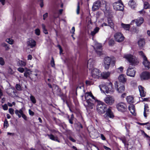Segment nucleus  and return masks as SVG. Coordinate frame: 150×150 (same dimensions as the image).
Wrapping results in <instances>:
<instances>
[{"label":"nucleus","instance_id":"obj_52","mask_svg":"<svg viewBox=\"0 0 150 150\" xmlns=\"http://www.w3.org/2000/svg\"><path fill=\"white\" fill-rule=\"evenodd\" d=\"M22 117L24 119V120L26 121L28 120V118L23 113L21 115Z\"/></svg>","mask_w":150,"mask_h":150},{"label":"nucleus","instance_id":"obj_21","mask_svg":"<svg viewBox=\"0 0 150 150\" xmlns=\"http://www.w3.org/2000/svg\"><path fill=\"white\" fill-rule=\"evenodd\" d=\"M128 5L131 8L134 9L136 7V2L135 1L130 0L129 2Z\"/></svg>","mask_w":150,"mask_h":150},{"label":"nucleus","instance_id":"obj_51","mask_svg":"<svg viewBox=\"0 0 150 150\" xmlns=\"http://www.w3.org/2000/svg\"><path fill=\"white\" fill-rule=\"evenodd\" d=\"M25 72L27 74L29 75L31 74V71L29 69H28L27 68H25Z\"/></svg>","mask_w":150,"mask_h":150},{"label":"nucleus","instance_id":"obj_38","mask_svg":"<svg viewBox=\"0 0 150 150\" xmlns=\"http://www.w3.org/2000/svg\"><path fill=\"white\" fill-rule=\"evenodd\" d=\"M42 27L43 32L46 34H47L48 32L47 31V30L45 28V26L44 24H42Z\"/></svg>","mask_w":150,"mask_h":150},{"label":"nucleus","instance_id":"obj_26","mask_svg":"<svg viewBox=\"0 0 150 150\" xmlns=\"http://www.w3.org/2000/svg\"><path fill=\"white\" fill-rule=\"evenodd\" d=\"M23 112L22 108L19 110H16L15 111V113L18 116L19 118L21 117V115H22Z\"/></svg>","mask_w":150,"mask_h":150},{"label":"nucleus","instance_id":"obj_13","mask_svg":"<svg viewBox=\"0 0 150 150\" xmlns=\"http://www.w3.org/2000/svg\"><path fill=\"white\" fill-rule=\"evenodd\" d=\"M136 71L133 68L129 67L127 70V74L130 77H134Z\"/></svg>","mask_w":150,"mask_h":150},{"label":"nucleus","instance_id":"obj_2","mask_svg":"<svg viewBox=\"0 0 150 150\" xmlns=\"http://www.w3.org/2000/svg\"><path fill=\"white\" fill-rule=\"evenodd\" d=\"M106 4V2L105 1H97L93 4L92 7L94 11H95L100 8L105 13H106L108 12Z\"/></svg>","mask_w":150,"mask_h":150},{"label":"nucleus","instance_id":"obj_20","mask_svg":"<svg viewBox=\"0 0 150 150\" xmlns=\"http://www.w3.org/2000/svg\"><path fill=\"white\" fill-rule=\"evenodd\" d=\"M118 79L120 82L123 83L125 82L127 80L126 76L123 74H121L119 76Z\"/></svg>","mask_w":150,"mask_h":150},{"label":"nucleus","instance_id":"obj_49","mask_svg":"<svg viewBox=\"0 0 150 150\" xmlns=\"http://www.w3.org/2000/svg\"><path fill=\"white\" fill-rule=\"evenodd\" d=\"M80 10V7L79 3H78L77 8L76 9V13L77 14H79V11Z\"/></svg>","mask_w":150,"mask_h":150},{"label":"nucleus","instance_id":"obj_14","mask_svg":"<svg viewBox=\"0 0 150 150\" xmlns=\"http://www.w3.org/2000/svg\"><path fill=\"white\" fill-rule=\"evenodd\" d=\"M140 78L142 80L148 79L150 78V73L148 71H144L141 74Z\"/></svg>","mask_w":150,"mask_h":150},{"label":"nucleus","instance_id":"obj_41","mask_svg":"<svg viewBox=\"0 0 150 150\" xmlns=\"http://www.w3.org/2000/svg\"><path fill=\"white\" fill-rule=\"evenodd\" d=\"M95 47L97 48L100 50L102 47V45L101 44L97 43L95 45Z\"/></svg>","mask_w":150,"mask_h":150},{"label":"nucleus","instance_id":"obj_43","mask_svg":"<svg viewBox=\"0 0 150 150\" xmlns=\"http://www.w3.org/2000/svg\"><path fill=\"white\" fill-rule=\"evenodd\" d=\"M139 54L142 57V58L143 59H144L145 57H146L144 55L143 52L142 51L139 52Z\"/></svg>","mask_w":150,"mask_h":150},{"label":"nucleus","instance_id":"obj_23","mask_svg":"<svg viewBox=\"0 0 150 150\" xmlns=\"http://www.w3.org/2000/svg\"><path fill=\"white\" fill-rule=\"evenodd\" d=\"M128 109L132 115H135L134 106L133 105H130L128 107Z\"/></svg>","mask_w":150,"mask_h":150},{"label":"nucleus","instance_id":"obj_24","mask_svg":"<svg viewBox=\"0 0 150 150\" xmlns=\"http://www.w3.org/2000/svg\"><path fill=\"white\" fill-rule=\"evenodd\" d=\"M107 21L109 26L111 28H113L114 24L113 21L112 19L110 18H108Z\"/></svg>","mask_w":150,"mask_h":150},{"label":"nucleus","instance_id":"obj_34","mask_svg":"<svg viewBox=\"0 0 150 150\" xmlns=\"http://www.w3.org/2000/svg\"><path fill=\"white\" fill-rule=\"evenodd\" d=\"M30 98L31 101L33 103L35 104L36 103V100L35 97L32 94H30Z\"/></svg>","mask_w":150,"mask_h":150},{"label":"nucleus","instance_id":"obj_8","mask_svg":"<svg viewBox=\"0 0 150 150\" xmlns=\"http://www.w3.org/2000/svg\"><path fill=\"white\" fill-rule=\"evenodd\" d=\"M113 7L116 10L122 11L124 9L123 4L121 0L118 2H116L113 4Z\"/></svg>","mask_w":150,"mask_h":150},{"label":"nucleus","instance_id":"obj_15","mask_svg":"<svg viewBox=\"0 0 150 150\" xmlns=\"http://www.w3.org/2000/svg\"><path fill=\"white\" fill-rule=\"evenodd\" d=\"M143 64L146 69L150 70V62L146 57H145L144 59H143Z\"/></svg>","mask_w":150,"mask_h":150},{"label":"nucleus","instance_id":"obj_44","mask_svg":"<svg viewBox=\"0 0 150 150\" xmlns=\"http://www.w3.org/2000/svg\"><path fill=\"white\" fill-rule=\"evenodd\" d=\"M5 64V62L4 59L0 57V64L1 65H3Z\"/></svg>","mask_w":150,"mask_h":150},{"label":"nucleus","instance_id":"obj_60","mask_svg":"<svg viewBox=\"0 0 150 150\" xmlns=\"http://www.w3.org/2000/svg\"><path fill=\"white\" fill-rule=\"evenodd\" d=\"M32 58V57L31 55L30 54L28 55V60H31Z\"/></svg>","mask_w":150,"mask_h":150},{"label":"nucleus","instance_id":"obj_59","mask_svg":"<svg viewBox=\"0 0 150 150\" xmlns=\"http://www.w3.org/2000/svg\"><path fill=\"white\" fill-rule=\"evenodd\" d=\"M104 26H109V25L108 24V23H103L101 25V26L103 27Z\"/></svg>","mask_w":150,"mask_h":150},{"label":"nucleus","instance_id":"obj_11","mask_svg":"<svg viewBox=\"0 0 150 150\" xmlns=\"http://www.w3.org/2000/svg\"><path fill=\"white\" fill-rule=\"evenodd\" d=\"M114 38L118 42L122 41L124 38L122 34L120 33H116L114 35Z\"/></svg>","mask_w":150,"mask_h":150},{"label":"nucleus","instance_id":"obj_64","mask_svg":"<svg viewBox=\"0 0 150 150\" xmlns=\"http://www.w3.org/2000/svg\"><path fill=\"white\" fill-rule=\"evenodd\" d=\"M139 13L140 14H144L145 13V11H144L143 10H142L141 11H139Z\"/></svg>","mask_w":150,"mask_h":150},{"label":"nucleus","instance_id":"obj_30","mask_svg":"<svg viewBox=\"0 0 150 150\" xmlns=\"http://www.w3.org/2000/svg\"><path fill=\"white\" fill-rule=\"evenodd\" d=\"M145 40L144 39H140L138 41V44L140 47H143L145 44Z\"/></svg>","mask_w":150,"mask_h":150},{"label":"nucleus","instance_id":"obj_37","mask_svg":"<svg viewBox=\"0 0 150 150\" xmlns=\"http://www.w3.org/2000/svg\"><path fill=\"white\" fill-rule=\"evenodd\" d=\"M9 125L7 119H6L4 121V127L6 129L7 128V127Z\"/></svg>","mask_w":150,"mask_h":150},{"label":"nucleus","instance_id":"obj_12","mask_svg":"<svg viewBox=\"0 0 150 150\" xmlns=\"http://www.w3.org/2000/svg\"><path fill=\"white\" fill-rule=\"evenodd\" d=\"M135 22L136 25L137 26H140L141 24H142L144 22V19L143 18L140 17L137 19L134 20L132 21L131 22L130 24H132V23Z\"/></svg>","mask_w":150,"mask_h":150},{"label":"nucleus","instance_id":"obj_35","mask_svg":"<svg viewBox=\"0 0 150 150\" xmlns=\"http://www.w3.org/2000/svg\"><path fill=\"white\" fill-rule=\"evenodd\" d=\"M6 42L11 45H12L14 43V41L11 38H7L6 39Z\"/></svg>","mask_w":150,"mask_h":150},{"label":"nucleus","instance_id":"obj_3","mask_svg":"<svg viewBox=\"0 0 150 150\" xmlns=\"http://www.w3.org/2000/svg\"><path fill=\"white\" fill-rule=\"evenodd\" d=\"M101 91H105L107 93H112L114 91V89L112 87V84L110 82L105 83H102L99 86Z\"/></svg>","mask_w":150,"mask_h":150},{"label":"nucleus","instance_id":"obj_28","mask_svg":"<svg viewBox=\"0 0 150 150\" xmlns=\"http://www.w3.org/2000/svg\"><path fill=\"white\" fill-rule=\"evenodd\" d=\"M48 136L50 139L54 141H57L59 142H60L57 137H55L52 134L48 135Z\"/></svg>","mask_w":150,"mask_h":150},{"label":"nucleus","instance_id":"obj_6","mask_svg":"<svg viewBox=\"0 0 150 150\" xmlns=\"http://www.w3.org/2000/svg\"><path fill=\"white\" fill-rule=\"evenodd\" d=\"M101 73L98 69L94 68L92 70L91 75L92 77L96 79L101 78Z\"/></svg>","mask_w":150,"mask_h":150},{"label":"nucleus","instance_id":"obj_63","mask_svg":"<svg viewBox=\"0 0 150 150\" xmlns=\"http://www.w3.org/2000/svg\"><path fill=\"white\" fill-rule=\"evenodd\" d=\"M48 15V13H46L43 15V19L45 20L47 17Z\"/></svg>","mask_w":150,"mask_h":150},{"label":"nucleus","instance_id":"obj_16","mask_svg":"<svg viewBox=\"0 0 150 150\" xmlns=\"http://www.w3.org/2000/svg\"><path fill=\"white\" fill-rule=\"evenodd\" d=\"M111 107H110L107 110L105 115L108 117L111 118H113L114 117V115L113 112L111 110Z\"/></svg>","mask_w":150,"mask_h":150},{"label":"nucleus","instance_id":"obj_48","mask_svg":"<svg viewBox=\"0 0 150 150\" xmlns=\"http://www.w3.org/2000/svg\"><path fill=\"white\" fill-rule=\"evenodd\" d=\"M114 41L113 40H110L109 42V45H112L114 44Z\"/></svg>","mask_w":150,"mask_h":150},{"label":"nucleus","instance_id":"obj_36","mask_svg":"<svg viewBox=\"0 0 150 150\" xmlns=\"http://www.w3.org/2000/svg\"><path fill=\"white\" fill-rule=\"evenodd\" d=\"M144 8L145 9L149 8L150 6L149 4L146 2H145L144 3Z\"/></svg>","mask_w":150,"mask_h":150},{"label":"nucleus","instance_id":"obj_10","mask_svg":"<svg viewBox=\"0 0 150 150\" xmlns=\"http://www.w3.org/2000/svg\"><path fill=\"white\" fill-rule=\"evenodd\" d=\"M104 100L107 104L111 105L114 103L115 100L112 96L108 95L104 99Z\"/></svg>","mask_w":150,"mask_h":150},{"label":"nucleus","instance_id":"obj_42","mask_svg":"<svg viewBox=\"0 0 150 150\" xmlns=\"http://www.w3.org/2000/svg\"><path fill=\"white\" fill-rule=\"evenodd\" d=\"M17 70L21 73H22L25 71V69L22 67H19L17 69Z\"/></svg>","mask_w":150,"mask_h":150},{"label":"nucleus","instance_id":"obj_61","mask_svg":"<svg viewBox=\"0 0 150 150\" xmlns=\"http://www.w3.org/2000/svg\"><path fill=\"white\" fill-rule=\"evenodd\" d=\"M103 148L106 150H111V149L109 147H107L105 146H103Z\"/></svg>","mask_w":150,"mask_h":150},{"label":"nucleus","instance_id":"obj_31","mask_svg":"<svg viewBox=\"0 0 150 150\" xmlns=\"http://www.w3.org/2000/svg\"><path fill=\"white\" fill-rule=\"evenodd\" d=\"M100 28H99L96 27L94 29L93 31H91V34L92 36L94 35L96 33L99 31Z\"/></svg>","mask_w":150,"mask_h":150},{"label":"nucleus","instance_id":"obj_32","mask_svg":"<svg viewBox=\"0 0 150 150\" xmlns=\"http://www.w3.org/2000/svg\"><path fill=\"white\" fill-rule=\"evenodd\" d=\"M139 124L140 125H145V127L148 130H150V122H146L144 123H140Z\"/></svg>","mask_w":150,"mask_h":150},{"label":"nucleus","instance_id":"obj_45","mask_svg":"<svg viewBox=\"0 0 150 150\" xmlns=\"http://www.w3.org/2000/svg\"><path fill=\"white\" fill-rule=\"evenodd\" d=\"M117 70L118 72L120 73H121L123 71V67H120L119 68H117Z\"/></svg>","mask_w":150,"mask_h":150},{"label":"nucleus","instance_id":"obj_17","mask_svg":"<svg viewBox=\"0 0 150 150\" xmlns=\"http://www.w3.org/2000/svg\"><path fill=\"white\" fill-rule=\"evenodd\" d=\"M138 88L140 96L141 97H145L146 94V92L145 91V88L141 86H139Z\"/></svg>","mask_w":150,"mask_h":150},{"label":"nucleus","instance_id":"obj_40","mask_svg":"<svg viewBox=\"0 0 150 150\" xmlns=\"http://www.w3.org/2000/svg\"><path fill=\"white\" fill-rule=\"evenodd\" d=\"M50 64L52 67H55V64L54 58L52 57V59L50 62Z\"/></svg>","mask_w":150,"mask_h":150},{"label":"nucleus","instance_id":"obj_22","mask_svg":"<svg viewBox=\"0 0 150 150\" xmlns=\"http://www.w3.org/2000/svg\"><path fill=\"white\" fill-rule=\"evenodd\" d=\"M148 108V106L147 105H145L143 114L145 118L146 117L147 115L149 113V110L147 109Z\"/></svg>","mask_w":150,"mask_h":150},{"label":"nucleus","instance_id":"obj_25","mask_svg":"<svg viewBox=\"0 0 150 150\" xmlns=\"http://www.w3.org/2000/svg\"><path fill=\"white\" fill-rule=\"evenodd\" d=\"M110 73L109 72H103L101 73V78L104 79H106L108 78L110 75Z\"/></svg>","mask_w":150,"mask_h":150},{"label":"nucleus","instance_id":"obj_39","mask_svg":"<svg viewBox=\"0 0 150 150\" xmlns=\"http://www.w3.org/2000/svg\"><path fill=\"white\" fill-rule=\"evenodd\" d=\"M35 33L36 35L38 36L40 35V30L38 28L36 29L35 30Z\"/></svg>","mask_w":150,"mask_h":150},{"label":"nucleus","instance_id":"obj_54","mask_svg":"<svg viewBox=\"0 0 150 150\" xmlns=\"http://www.w3.org/2000/svg\"><path fill=\"white\" fill-rule=\"evenodd\" d=\"M8 73L10 74H12L13 73V71L11 69L9 68L8 69Z\"/></svg>","mask_w":150,"mask_h":150},{"label":"nucleus","instance_id":"obj_55","mask_svg":"<svg viewBox=\"0 0 150 150\" xmlns=\"http://www.w3.org/2000/svg\"><path fill=\"white\" fill-rule=\"evenodd\" d=\"M29 113L30 115L32 116L34 114V112L30 109L29 110Z\"/></svg>","mask_w":150,"mask_h":150},{"label":"nucleus","instance_id":"obj_57","mask_svg":"<svg viewBox=\"0 0 150 150\" xmlns=\"http://www.w3.org/2000/svg\"><path fill=\"white\" fill-rule=\"evenodd\" d=\"M69 139L71 141L73 142H76V140L74 139L73 138H72L71 137H69Z\"/></svg>","mask_w":150,"mask_h":150},{"label":"nucleus","instance_id":"obj_46","mask_svg":"<svg viewBox=\"0 0 150 150\" xmlns=\"http://www.w3.org/2000/svg\"><path fill=\"white\" fill-rule=\"evenodd\" d=\"M8 111L9 113L11 115L14 114V110L12 108H10L9 109Z\"/></svg>","mask_w":150,"mask_h":150},{"label":"nucleus","instance_id":"obj_19","mask_svg":"<svg viewBox=\"0 0 150 150\" xmlns=\"http://www.w3.org/2000/svg\"><path fill=\"white\" fill-rule=\"evenodd\" d=\"M28 45L31 48L34 47L36 45V42L35 40L32 39H30L27 42Z\"/></svg>","mask_w":150,"mask_h":150},{"label":"nucleus","instance_id":"obj_62","mask_svg":"<svg viewBox=\"0 0 150 150\" xmlns=\"http://www.w3.org/2000/svg\"><path fill=\"white\" fill-rule=\"evenodd\" d=\"M1 46L4 47H7V44L5 43H2L1 45Z\"/></svg>","mask_w":150,"mask_h":150},{"label":"nucleus","instance_id":"obj_4","mask_svg":"<svg viewBox=\"0 0 150 150\" xmlns=\"http://www.w3.org/2000/svg\"><path fill=\"white\" fill-rule=\"evenodd\" d=\"M115 62L113 59L109 57H106L104 58L103 64L105 69H108L110 67V64L112 63L114 64Z\"/></svg>","mask_w":150,"mask_h":150},{"label":"nucleus","instance_id":"obj_18","mask_svg":"<svg viewBox=\"0 0 150 150\" xmlns=\"http://www.w3.org/2000/svg\"><path fill=\"white\" fill-rule=\"evenodd\" d=\"M94 64V61L93 59L90 58L89 59L87 62V67L89 69H92L93 68Z\"/></svg>","mask_w":150,"mask_h":150},{"label":"nucleus","instance_id":"obj_9","mask_svg":"<svg viewBox=\"0 0 150 150\" xmlns=\"http://www.w3.org/2000/svg\"><path fill=\"white\" fill-rule=\"evenodd\" d=\"M117 110L120 112H124L127 110V106L126 104L123 102L118 103L116 105Z\"/></svg>","mask_w":150,"mask_h":150},{"label":"nucleus","instance_id":"obj_33","mask_svg":"<svg viewBox=\"0 0 150 150\" xmlns=\"http://www.w3.org/2000/svg\"><path fill=\"white\" fill-rule=\"evenodd\" d=\"M18 64L20 66L24 67L26 65V62L22 60H20L18 61Z\"/></svg>","mask_w":150,"mask_h":150},{"label":"nucleus","instance_id":"obj_58","mask_svg":"<svg viewBox=\"0 0 150 150\" xmlns=\"http://www.w3.org/2000/svg\"><path fill=\"white\" fill-rule=\"evenodd\" d=\"M3 109L5 110H7L8 109V106L6 105H4L3 106Z\"/></svg>","mask_w":150,"mask_h":150},{"label":"nucleus","instance_id":"obj_7","mask_svg":"<svg viewBox=\"0 0 150 150\" xmlns=\"http://www.w3.org/2000/svg\"><path fill=\"white\" fill-rule=\"evenodd\" d=\"M114 85L115 88H117V90L119 93H122L125 91V88L124 85L121 84L120 82L116 81L115 82Z\"/></svg>","mask_w":150,"mask_h":150},{"label":"nucleus","instance_id":"obj_5","mask_svg":"<svg viewBox=\"0 0 150 150\" xmlns=\"http://www.w3.org/2000/svg\"><path fill=\"white\" fill-rule=\"evenodd\" d=\"M124 57L132 65L137 64L138 63L137 59L131 54L125 55Z\"/></svg>","mask_w":150,"mask_h":150},{"label":"nucleus","instance_id":"obj_50","mask_svg":"<svg viewBox=\"0 0 150 150\" xmlns=\"http://www.w3.org/2000/svg\"><path fill=\"white\" fill-rule=\"evenodd\" d=\"M16 88L18 90H21V86L18 84H17L16 86Z\"/></svg>","mask_w":150,"mask_h":150},{"label":"nucleus","instance_id":"obj_27","mask_svg":"<svg viewBox=\"0 0 150 150\" xmlns=\"http://www.w3.org/2000/svg\"><path fill=\"white\" fill-rule=\"evenodd\" d=\"M127 101L129 103H132L134 102V97L132 96H129L126 98Z\"/></svg>","mask_w":150,"mask_h":150},{"label":"nucleus","instance_id":"obj_1","mask_svg":"<svg viewBox=\"0 0 150 150\" xmlns=\"http://www.w3.org/2000/svg\"><path fill=\"white\" fill-rule=\"evenodd\" d=\"M85 98L87 103L86 109L90 110L95 108L94 104L97 102L96 106L97 112L100 114L104 113L105 112V105L103 102L98 101L91 92L86 93L85 95Z\"/></svg>","mask_w":150,"mask_h":150},{"label":"nucleus","instance_id":"obj_47","mask_svg":"<svg viewBox=\"0 0 150 150\" xmlns=\"http://www.w3.org/2000/svg\"><path fill=\"white\" fill-rule=\"evenodd\" d=\"M121 140L125 145L126 144V140L125 137L122 138Z\"/></svg>","mask_w":150,"mask_h":150},{"label":"nucleus","instance_id":"obj_56","mask_svg":"<svg viewBox=\"0 0 150 150\" xmlns=\"http://www.w3.org/2000/svg\"><path fill=\"white\" fill-rule=\"evenodd\" d=\"M100 137L101 139H102L103 140H105V138L103 134H101Z\"/></svg>","mask_w":150,"mask_h":150},{"label":"nucleus","instance_id":"obj_29","mask_svg":"<svg viewBox=\"0 0 150 150\" xmlns=\"http://www.w3.org/2000/svg\"><path fill=\"white\" fill-rule=\"evenodd\" d=\"M121 26L122 28L126 30H129L130 28V25L128 24H125L123 23L121 24Z\"/></svg>","mask_w":150,"mask_h":150},{"label":"nucleus","instance_id":"obj_53","mask_svg":"<svg viewBox=\"0 0 150 150\" xmlns=\"http://www.w3.org/2000/svg\"><path fill=\"white\" fill-rule=\"evenodd\" d=\"M57 47H58L60 50V54H61L62 53V52H63V50L62 49L61 46L59 45H57Z\"/></svg>","mask_w":150,"mask_h":150}]
</instances>
